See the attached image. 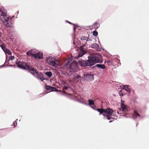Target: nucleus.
<instances>
[{
    "mask_svg": "<svg viewBox=\"0 0 149 149\" xmlns=\"http://www.w3.org/2000/svg\"><path fill=\"white\" fill-rule=\"evenodd\" d=\"M103 62L101 56L100 54L91 55L88 56V59L86 60H83L82 59L79 60L77 61L76 60H74L70 64L69 62H67L64 65L65 68L70 70H74V71H77L79 69V64L81 67H86L87 66L91 67L95 65L96 63H101Z\"/></svg>",
    "mask_w": 149,
    "mask_h": 149,
    "instance_id": "1",
    "label": "nucleus"
},
{
    "mask_svg": "<svg viewBox=\"0 0 149 149\" xmlns=\"http://www.w3.org/2000/svg\"><path fill=\"white\" fill-rule=\"evenodd\" d=\"M0 12L1 13V21L3 22L4 25L6 26L10 27V25L13 24L12 18L6 15V12L3 6L0 8Z\"/></svg>",
    "mask_w": 149,
    "mask_h": 149,
    "instance_id": "2",
    "label": "nucleus"
},
{
    "mask_svg": "<svg viewBox=\"0 0 149 149\" xmlns=\"http://www.w3.org/2000/svg\"><path fill=\"white\" fill-rule=\"evenodd\" d=\"M27 67V68L29 70V72L30 71H32V72H30V73L32 75H34V73L36 74L37 75V76H35L38 79L40 80L41 81H43V80H47L43 77L44 75L43 74L40 72L37 71V70L32 66H29L28 65H26Z\"/></svg>",
    "mask_w": 149,
    "mask_h": 149,
    "instance_id": "3",
    "label": "nucleus"
},
{
    "mask_svg": "<svg viewBox=\"0 0 149 149\" xmlns=\"http://www.w3.org/2000/svg\"><path fill=\"white\" fill-rule=\"evenodd\" d=\"M103 111V113L105 114L104 116L106 117L105 119L108 120L112 119H114V118L112 117V113L113 111L112 109L110 108H108L107 109H104Z\"/></svg>",
    "mask_w": 149,
    "mask_h": 149,
    "instance_id": "4",
    "label": "nucleus"
},
{
    "mask_svg": "<svg viewBox=\"0 0 149 149\" xmlns=\"http://www.w3.org/2000/svg\"><path fill=\"white\" fill-rule=\"evenodd\" d=\"M15 64L19 68L24 70H27V69L26 65H28L29 66H31L30 63H25L24 62L18 61L16 62Z\"/></svg>",
    "mask_w": 149,
    "mask_h": 149,
    "instance_id": "5",
    "label": "nucleus"
},
{
    "mask_svg": "<svg viewBox=\"0 0 149 149\" xmlns=\"http://www.w3.org/2000/svg\"><path fill=\"white\" fill-rule=\"evenodd\" d=\"M94 75L91 73L85 72L83 75V79L84 80L92 81L94 80Z\"/></svg>",
    "mask_w": 149,
    "mask_h": 149,
    "instance_id": "6",
    "label": "nucleus"
},
{
    "mask_svg": "<svg viewBox=\"0 0 149 149\" xmlns=\"http://www.w3.org/2000/svg\"><path fill=\"white\" fill-rule=\"evenodd\" d=\"M53 57L51 56L47 57L46 59V62L49 65H50L53 67H56V66L57 65L56 63V62L57 61L56 60L54 61V60L53 59Z\"/></svg>",
    "mask_w": 149,
    "mask_h": 149,
    "instance_id": "7",
    "label": "nucleus"
},
{
    "mask_svg": "<svg viewBox=\"0 0 149 149\" xmlns=\"http://www.w3.org/2000/svg\"><path fill=\"white\" fill-rule=\"evenodd\" d=\"M34 50L32 49L29 50L26 53V54L27 56H33L34 58L36 57V55L35 54H34Z\"/></svg>",
    "mask_w": 149,
    "mask_h": 149,
    "instance_id": "8",
    "label": "nucleus"
},
{
    "mask_svg": "<svg viewBox=\"0 0 149 149\" xmlns=\"http://www.w3.org/2000/svg\"><path fill=\"white\" fill-rule=\"evenodd\" d=\"M99 68L102 69H104L106 67L104 64H97L92 67L93 68Z\"/></svg>",
    "mask_w": 149,
    "mask_h": 149,
    "instance_id": "9",
    "label": "nucleus"
},
{
    "mask_svg": "<svg viewBox=\"0 0 149 149\" xmlns=\"http://www.w3.org/2000/svg\"><path fill=\"white\" fill-rule=\"evenodd\" d=\"M88 106H89L92 109H94V107H93L92 105H94L95 104L94 101V100L92 99H89L88 100Z\"/></svg>",
    "mask_w": 149,
    "mask_h": 149,
    "instance_id": "10",
    "label": "nucleus"
},
{
    "mask_svg": "<svg viewBox=\"0 0 149 149\" xmlns=\"http://www.w3.org/2000/svg\"><path fill=\"white\" fill-rule=\"evenodd\" d=\"M36 56L34 58H38L39 59H42L43 58V54L41 52H39L36 54Z\"/></svg>",
    "mask_w": 149,
    "mask_h": 149,
    "instance_id": "11",
    "label": "nucleus"
},
{
    "mask_svg": "<svg viewBox=\"0 0 149 149\" xmlns=\"http://www.w3.org/2000/svg\"><path fill=\"white\" fill-rule=\"evenodd\" d=\"M94 110L97 111L99 112L100 115L102 114L104 116H105V114L103 113V111L104 109H95L94 108V109H93Z\"/></svg>",
    "mask_w": 149,
    "mask_h": 149,
    "instance_id": "12",
    "label": "nucleus"
},
{
    "mask_svg": "<svg viewBox=\"0 0 149 149\" xmlns=\"http://www.w3.org/2000/svg\"><path fill=\"white\" fill-rule=\"evenodd\" d=\"M94 26V28L95 29V30L97 29L100 26V24H98L97 22H95L91 26Z\"/></svg>",
    "mask_w": 149,
    "mask_h": 149,
    "instance_id": "13",
    "label": "nucleus"
},
{
    "mask_svg": "<svg viewBox=\"0 0 149 149\" xmlns=\"http://www.w3.org/2000/svg\"><path fill=\"white\" fill-rule=\"evenodd\" d=\"M140 116V115L136 111H134L132 117L133 118L135 119L137 118V116Z\"/></svg>",
    "mask_w": 149,
    "mask_h": 149,
    "instance_id": "14",
    "label": "nucleus"
},
{
    "mask_svg": "<svg viewBox=\"0 0 149 149\" xmlns=\"http://www.w3.org/2000/svg\"><path fill=\"white\" fill-rule=\"evenodd\" d=\"M91 47V48L95 49H97L99 48V45L96 43H94L93 44H92Z\"/></svg>",
    "mask_w": 149,
    "mask_h": 149,
    "instance_id": "15",
    "label": "nucleus"
},
{
    "mask_svg": "<svg viewBox=\"0 0 149 149\" xmlns=\"http://www.w3.org/2000/svg\"><path fill=\"white\" fill-rule=\"evenodd\" d=\"M121 110L122 111L124 112H126L128 111V109L127 108V106L124 104V106H121Z\"/></svg>",
    "mask_w": 149,
    "mask_h": 149,
    "instance_id": "16",
    "label": "nucleus"
},
{
    "mask_svg": "<svg viewBox=\"0 0 149 149\" xmlns=\"http://www.w3.org/2000/svg\"><path fill=\"white\" fill-rule=\"evenodd\" d=\"M128 85H124L123 86V88L126 91L128 92H130L131 91V90L128 87Z\"/></svg>",
    "mask_w": 149,
    "mask_h": 149,
    "instance_id": "17",
    "label": "nucleus"
},
{
    "mask_svg": "<svg viewBox=\"0 0 149 149\" xmlns=\"http://www.w3.org/2000/svg\"><path fill=\"white\" fill-rule=\"evenodd\" d=\"M86 52H81L78 54L77 56L75 57L76 59H77L79 57H82L85 54Z\"/></svg>",
    "mask_w": 149,
    "mask_h": 149,
    "instance_id": "18",
    "label": "nucleus"
},
{
    "mask_svg": "<svg viewBox=\"0 0 149 149\" xmlns=\"http://www.w3.org/2000/svg\"><path fill=\"white\" fill-rule=\"evenodd\" d=\"M45 74L49 77H51L52 75V72L51 71H47L45 72Z\"/></svg>",
    "mask_w": 149,
    "mask_h": 149,
    "instance_id": "19",
    "label": "nucleus"
},
{
    "mask_svg": "<svg viewBox=\"0 0 149 149\" xmlns=\"http://www.w3.org/2000/svg\"><path fill=\"white\" fill-rule=\"evenodd\" d=\"M3 52L6 54H7L9 55H11L12 54L10 50L7 49V48H6Z\"/></svg>",
    "mask_w": 149,
    "mask_h": 149,
    "instance_id": "20",
    "label": "nucleus"
},
{
    "mask_svg": "<svg viewBox=\"0 0 149 149\" xmlns=\"http://www.w3.org/2000/svg\"><path fill=\"white\" fill-rule=\"evenodd\" d=\"M82 78L81 77V76L79 75V74H76L74 76L73 79L74 80H76L77 79H82Z\"/></svg>",
    "mask_w": 149,
    "mask_h": 149,
    "instance_id": "21",
    "label": "nucleus"
},
{
    "mask_svg": "<svg viewBox=\"0 0 149 149\" xmlns=\"http://www.w3.org/2000/svg\"><path fill=\"white\" fill-rule=\"evenodd\" d=\"M76 101L77 102H78L83 104L85 105L86 106H88V104L86 102L83 101H82L81 100H80L79 99H77L76 100Z\"/></svg>",
    "mask_w": 149,
    "mask_h": 149,
    "instance_id": "22",
    "label": "nucleus"
},
{
    "mask_svg": "<svg viewBox=\"0 0 149 149\" xmlns=\"http://www.w3.org/2000/svg\"><path fill=\"white\" fill-rule=\"evenodd\" d=\"M107 63L108 64L109 66H111L113 65V62L111 61H107Z\"/></svg>",
    "mask_w": 149,
    "mask_h": 149,
    "instance_id": "23",
    "label": "nucleus"
},
{
    "mask_svg": "<svg viewBox=\"0 0 149 149\" xmlns=\"http://www.w3.org/2000/svg\"><path fill=\"white\" fill-rule=\"evenodd\" d=\"M98 34V32L96 30H95L93 32V35L94 36H97Z\"/></svg>",
    "mask_w": 149,
    "mask_h": 149,
    "instance_id": "24",
    "label": "nucleus"
},
{
    "mask_svg": "<svg viewBox=\"0 0 149 149\" xmlns=\"http://www.w3.org/2000/svg\"><path fill=\"white\" fill-rule=\"evenodd\" d=\"M52 86L49 85L45 86V88L47 90H51Z\"/></svg>",
    "mask_w": 149,
    "mask_h": 149,
    "instance_id": "25",
    "label": "nucleus"
},
{
    "mask_svg": "<svg viewBox=\"0 0 149 149\" xmlns=\"http://www.w3.org/2000/svg\"><path fill=\"white\" fill-rule=\"evenodd\" d=\"M0 46L3 51L7 48L3 44L0 45Z\"/></svg>",
    "mask_w": 149,
    "mask_h": 149,
    "instance_id": "26",
    "label": "nucleus"
},
{
    "mask_svg": "<svg viewBox=\"0 0 149 149\" xmlns=\"http://www.w3.org/2000/svg\"><path fill=\"white\" fill-rule=\"evenodd\" d=\"M85 46V45H83L82 46H80V49L81 50V52H86L85 51L83 48V47Z\"/></svg>",
    "mask_w": 149,
    "mask_h": 149,
    "instance_id": "27",
    "label": "nucleus"
},
{
    "mask_svg": "<svg viewBox=\"0 0 149 149\" xmlns=\"http://www.w3.org/2000/svg\"><path fill=\"white\" fill-rule=\"evenodd\" d=\"M51 91H55V92H57L58 91V90L56 88V87H53L52 86Z\"/></svg>",
    "mask_w": 149,
    "mask_h": 149,
    "instance_id": "28",
    "label": "nucleus"
},
{
    "mask_svg": "<svg viewBox=\"0 0 149 149\" xmlns=\"http://www.w3.org/2000/svg\"><path fill=\"white\" fill-rule=\"evenodd\" d=\"M18 120V119H16L15 121H14L13 123V125L14 126V127H16L17 125V121Z\"/></svg>",
    "mask_w": 149,
    "mask_h": 149,
    "instance_id": "29",
    "label": "nucleus"
},
{
    "mask_svg": "<svg viewBox=\"0 0 149 149\" xmlns=\"http://www.w3.org/2000/svg\"><path fill=\"white\" fill-rule=\"evenodd\" d=\"M118 93L119 94V95L121 97H123L124 95V94L122 92V90H120L118 92Z\"/></svg>",
    "mask_w": 149,
    "mask_h": 149,
    "instance_id": "30",
    "label": "nucleus"
},
{
    "mask_svg": "<svg viewBox=\"0 0 149 149\" xmlns=\"http://www.w3.org/2000/svg\"><path fill=\"white\" fill-rule=\"evenodd\" d=\"M72 56H71L68 58L67 62H69V64H70V62L72 60Z\"/></svg>",
    "mask_w": 149,
    "mask_h": 149,
    "instance_id": "31",
    "label": "nucleus"
},
{
    "mask_svg": "<svg viewBox=\"0 0 149 149\" xmlns=\"http://www.w3.org/2000/svg\"><path fill=\"white\" fill-rule=\"evenodd\" d=\"M15 59V57L14 56H11L9 57V60H14Z\"/></svg>",
    "mask_w": 149,
    "mask_h": 149,
    "instance_id": "32",
    "label": "nucleus"
},
{
    "mask_svg": "<svg viewBox=\"0 0 149 149\" xmlns=\"http://www.w3.org/2000/svg\"><path fill=\"white\" fill-rule=\"evenodd\" d=\"M124 102V101H123L122 100H121L120 107L122 106H124V104L123 103Z\"/></svg>",
    "mask_w": 149,
    "mask_h": 149,
    "instance_id": "33",
    "label": "nucleus"
},
{
    "mask_svg": "<svg viewBox=\"0 0 149 149\" xmlns=\"http://www.w3.org/2000/svg\"><path fill=\"white\" fill-rule=\"evenodd\" d=\"M61 83L63 84H66V81L61 80Z\"/></svg>",
    "mask_w": 149,
    "mask_h": 149,
    "instance_id": "34",
    "label": "nucleus"
},
{
    "mask_svg": "<svg viewBox=\"0 0 149 149\" xmlns=\"http://www.w3.org/2000/svg\"><path fill=\"white\" fill-rule=\"evenodd\" d=\"M86 37L85 36H83L81 37V40H85L86 39Z\"/></svg>",
    "mask_w": 149,
    "mask_h": 149,
    "instance_id": "35",
    "label": "nucleus"
},
{
    "mask_svg": "<svg viewBox=\"0 0 149 149\" xmlns=\"http://www.w3.org/2000/svg\"><path fill=\"white\" fill-rule=\"evenodd\" d=\"M68 89V87L65 86H64L63 87V90H67Z\"/></svg>",
    "mask_w": 149,
    "mask_h": 149,
    "instance_id": "36",
    "label": "nucleus"
},
{
    "mask_svg": "<svg viewBox=\"0 0 149 149\" xmlns=\"http://www.w3.org/2000/svg\"><path fill=\"white\" fill-rule=\"evenodd\" d=\"M66 22H67L68 23H69V24H72L73 25H76L73 23H72L71 22H69L67 20H66Z\"/></svg>",
    "mask_w": 149,
    "mask_h": 149,
    "instance_id": "37",
    "label": "nucleus"
},
{
    "mask_svg": "<svg viewBox=\"0 0 149 149\" xmlns=\"http://www.w3.org/2000/svg\"><path fill=\"white\" fill-rule=\"evenodd\" d=\"M6 63V61H5V63H4V64H3V65H0V68H2L4 66V64Z\"/></svg>",
    "mask_w": 149,
    "mask_h": 149,
    "instance_id": "38",
    "label": "nucleus"
},
{
    "mask_svg": "<svg viewBox=\"0 0 149 149\" xmlns=\"http://www.w3.org/2000/svg\"><path fill=\"white\" fill-rule=\"evenodd\" d=\"M85 40H86V41H88L89 40H90V39L88 37L87 38L86 37Z\"/></svg>",
    "mask_w": 149,
    "mask_h": 149,
    "instance_id": "39",
    "label": "nucleus"
},
{
    "mask_svg": "<svg viewBox=\"0 0 149 149\" xmlns=\"http://www.w3.org/2000/svg\"><path fill=\"white\" fill-rule=\"evenodd\" d=\"M13 65H7L6 66V67H13Z\"/></svg>",
    "mask_w": 149,
    "mask_h": 149,
    "instance_id": "40",
    "label": "nucleus"
},
{
    "mask_svg": "<svg viewBox=\"0 0 149 149\" xmlns=\"http://www.w3.org/2000/svg\"><path fill=\"white\" fill-rule=\"evenodd\" d=\"M76 28H77V27H75V26L74 27V28H73V31H74L75 32V30L76 29Z\"/></svg>",
    "mask_w": 149,
    "mask_h": 149,
    "instance_id": "41",
    "label": "nucleus"
},
{
    "mask_svg": "<svg viewBox=\"0 0 149 149\" xmlns=\"http://www.w3.org/2000/svg\"><path fill=\"white\" fill-rule=\"evenodd\" d=\"M2 36V33L1 32H0V37H1Z\"/></svg>",
    "mask_w": 149,
    "mask_h": 149,
    "instance_id": "42",
    "label": "nucleus"
},
{
    "mask_svg": "<svg viewBox=\"0 0 149 149\" xmlns=\"http://www.w3.org/2000/svg\"><path fill=\"white\" fill-rule=\"evenodd\" d=\"M113 121V120H110L109 122V123H111Z\"/></svg>",
    "mask_w": 149,
    "mask_h": 149,
    "instance_id": "43",
    "label": "nucleus"
},
{
    "mask_svg": "<svg viewBox=\"0 0 149 149\" xmlns=\"http://www.w3.org/2000/svg\"><path fill=\"white\" fill-rule=\"evenodd\" d=\"M107 61L105 60L104 62V63H107Z\"/></svg>",
    "mask_w": 149,
    "mask_h": 149,
    "instance_id": "44",
    "label": "nucleus"
},
{
    "mask_svg": "<svg viewBox=\"0 0 149 149\" xmlns=\"http://www.w3.org/2000/svg\"><path fill=\"white\" fill-rule=\"evenodd\" d=\"M9 60H8V61L7 63H8V64H9Z\"/></svg>",
    "mask_w": 149,
    "mask_h": 149,
    "instance_id": "45",
    "label": "nucleus"
},
{
    "mask_svg": "<svg viewBox=\"0 0 149 149\" xmlns=\"http://www.w3.org/2000/svg\"><path fill=\"white\" fill-rule=\"evenodd\" d=\"M117 113H118V114H119V112H118V111H117Z\"/></svg>",
    "mask_w": 149,
    "mask_h": 149,
    "instance_id": "46",
    "label": "nucleus"
},
{
    "mask_svg": "<svg viewBox=\"0 0 149 149\" xmlns=\"http://www.w3.org/2000/svg\"><path fill=\"white\" fill-rule=\"evenodd\" d=\"M132 91L133 92V93H134V90H132Z\"/></svg>",
    "mask_w": 149,
    "mask_h": 149,
    "instance_id": "47",
    "label": "nucleus"
},
{
    "mask_svg": "<svg viewBox=\"0 0 149 149\" xmlns=\"http://www.w3.org/2000/svg\"><path fill=\"white\" fill-rule=\"evenodd\" d=\"M138 123H137V124H136V126H137V125H138Z\"/></svg>",
    "mask_w": 149,
    "mask_h": 149,
    "instance_id": "48",
    "label": "nucleus"
},
{
    "mask_svg": "<svg viewBox=\"0 0 149 149\" xmlns=\"http://www.w3.org/2000/svg\"><path fill=\"white\" fill-rule=\"evenodd\" d=\"M1 42V40L0 39V42Z\"/></svg>",
    "mask_w": 149,
    "mask_h": 149,
    "instance_id": "49",
    "label": "nucleus"
},
{
    "mask_svg": "<svg viewBox=\"0 0 149 149\" xmlns=\"http://www.w3.org/2000/svg\"><path fill=\"white\" fill-rule=\"evenodd\" d=\"M124 116H125V115H124Z\"/></svg>",
    "mask_w": 149,
    "mask_h": 149,
    "instance_id": "50",
    "label": "nucleus"
},
{
    "mask_svg": "<svg viewBox=\"0 0 149 149\" xmlns=\"http://www.w3.org/2000/svg\"><path fill=\"white\" fill-rule=\"evenodd\" d=\"M0 130H1V129H0Z\"/></svg>",
    "mask_w": 149,
    "mask_h": 149,
    "instance_id": "51",
    "label": "nucleus"
}]
</instances>
